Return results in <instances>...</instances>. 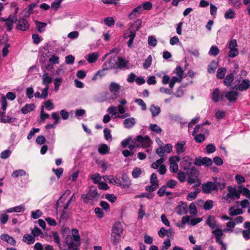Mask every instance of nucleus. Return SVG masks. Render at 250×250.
I'll return each mask as SVG.
<instances>
[{
  "label": "nucleus",
  "mask_w": 250,
  "mask_h": 250,
  "mask_svg": "<svg viewBox=\"0 0 250 250\" xmlns=\"http://www.w3.org/2000/svg\"><path fill=\"white\" fill-rule=\"evenodd\" d=\"M63 240L62 246L60 245V240L57 232L53 233V238L54 242L59 246L61 250H79L80 245L81 237L79 231L77 229H73L70 234L68 228L62 229Z\"/></svg>",
  "instance_id": "obj_1"
},
{
  "label": "nucleus",
  "mask_w": 250,
  "mask_h": 250,
  "mask_svg": "<svg viewBox=\"0 0 250 250\" xmlns=\"http://www.w3.org/2000/svg\"><path fill=\"white\" fill-rule=\"evenodd\" d=\"M174 76L170 77L168 75H164L162 77V83L163 84H169L170 88L172 89L176 83H180L183 77L184 70L183 68L179 66H177L173 71Z\"/></svg>",
  "instance_id": "obj_2"
},
{
  "label": "nucleus",
  "mask_w": 250,
  "mask_h": 250,
  "mask_svg": "<svg viewBox=\"0 0 250 250\" xmlns=\"http://www.w3.org/2000/svg\"><path fill=\"white\" fill-rule=\"evenodd\" d=\"M141 22L142 21L141 20H137L133 24V26L135 27V30H133L131 28H129V33L127 32L124 34V39H127L128 38H129V40L127 42V45L130 48L132 47L133 40L136 36V31L140 28V26L141 25Z\"/></svg>",
  "instance_id": "obj_3"
},
{
  "label": "nucleus",
  "mask_w": 250,
  "mask_h": 250,
  "mask_svg": "<svg viewBox=\"0 0 250 250\" xmlns=\"http://www.w3.org/2000/svg\"><path fill=\"white\" fill-rule=\"evenodd\" d=\"M115 62L114 60L112 59H108L107 60L104 64V68L103 69L99 70L95 74V75L92 78V81H96L99 79L102 78L105 75V70H107L109 68L114 67V62Z\"/></svg>",
  "instance_id": "obj_4"
},
{
  "label": "nucleus",
  "mask_w": 250,
  "mask_h": 250,
  "mask_svg": "<svg viewBox=\"0 0 250 250\" xmlns=\"http://www.w3.org/2000/svg\"><path fill=\"white\" fill-rule=\"evenodd\" d=\"M134 143H138L143 147H148L152 143V141L149 137L147 136H138L134 139Z\"/></svg>",
  "instance_id": "obj_5"
},
{
  "label": "nucleus",
  "mask_w": 250,
  "mask_h": 250,
  "mask_svg": "<svg viewBox=\"0 0 250 250\" xmlns=\"http://www.w3.org/2000/svg\"><path fill=\"white\" fill-rule=\"evenodd\" d=\"M237 43L235 39L231 40L229 44L228 48L229 49V57L234 58L237 56L239 54L238 49L237 48Z\"/></svg>",
  "instance_id": "obj_6"
},
{
  "label": "nucleus",
  "mask_w": 250,
  "mask_h": 250,
  "mask_svg": "<svg viewBox=\"0 0 250 250\" xmlns=\"http://www.w3.org/2000/svg\"><path fill=\"white\" fill-rule=\"evenodd\" d=\"M228 189L229 191L226 197L224 198V199L226 200H228L229 199H233L234 197L237 199H239L240 198V189H238L237 190L236 188H232L231 187H228Z\"/></svg>",
  "instance_id": "obj_7"
},
{
  "label": "nucleus",
  "mask_w": 250,
  "mask_h": 250,
  "mask_svg": "<svg viewBox=\"0 0 250 250\" xmlns=\"http://www.w3.org/2000/svg\"><path fill=\"white\" fill-rule=\"evenodd\" d=\"M180 161L179 156H173L169 158L170 164L169 170L171 172L176 173L178 170V165L177 163Z\"/></svg>",
  "instance_id": "obj_8"
},
{
  "label": "nucleus",
  "mask_w": 250,
  "mask_h": 250,
  "mask_svg": "<svg viewBox=\"0 0 250 250\" xmlns=\"http://www.w3.org/2000/svg\"><path fill=\"white\" fill-rule=\"evenodd\" d=\"M172 150V146L171 144H167L165 146H163L161 144V146L156 149V152L160 157H163L165 156V152L169 153L171 152Z\"/></svg>",
  "instance_id": "obj_9"
},
{
  "label": "nucleus",
  "mask_w": 250,
  "mask_h": 250,
  "mask_svg": "<svg viewBox=\"0 0 250 250\" xmlns=\"http://www.w3.org/2000/svg\"><path fill=\"white\" fill-rule=\"evenodd\" d=\"M211 98L213 102L217 103L224 100V95L218 88H216L211 93Z\"/></svg>",
  "instance_id": "obj_10"
},
{
  "label": "nucleus",
  "mask_w": 250,
  "mask_h": 250,
  "mask_svg": "<svg viewBox=\"0 0 250 250\" xmlns=\"http://www.w3.org/2000/svg\"><path fill=\"white\" fill-rule=\"evenodd\" d=\"M218 185L217 183L208 182L202 185L203 191L205 193H210L211 191L217 190Z\"/></svg>",
  "instance_id": "obj_11"
},
{
  "label": "nucleus",
  "mask_w": 250,
  "mask_h": 250,
  "mask_svg": "<svg viewBox=\"0 0 250 250\" xmlns=\"http://www.w3.org/2000/svg\"><path fill=\"white\" fill-rule=\"evenodd\" d=\"M239 93L237 90H230L225 93V97L230 103H233L238 99Z\"/></svg>",
  "instance_id": "obj_12"
},
{
  "label": "nucleus",
  "mask_w": 250,
  "mask_h": 250,
  "mask_svg": "<svg viewBox=\"0 0 250 250\" xmlns=\"http://www.w3.org/2000/svg\"><path fill=\"white\" fill-rule=\"evenodd\" d=\"M121 88V85L115 82H111L109 85V90L115 96L114 99L117 98L119 96V93Z\"/></svg>",
  "instance_id": "obj_13"
},
{
  "label": "nucleus",
  "mask_w": 250,
  "mask_h": 250,
  "mask_svg": "<svg viewBox=\"0 0 250 250\" xmlns=\"http://www.w3.org/2000/svg\"><path fill=\"white\" fill-rule=\"evenodd\" d=\"M29 28L28 21L24 18L20 19L17 25V28L21 31H26Z\"/></svg>",
  "instance_id": "obj_14"
},
{
  "label": "nucleus",
  "mask_w": 250,
  "mask_h": 250,
  "mask_svg": "<svg viewBox=\"0 0 250 250\" xmlns=\"http://www.w3.org/2000/svg\"><path fill=\"white\" fill-rule=\"evenodd\" d=\"M175 149L176 153L180 155L186 150V142L185 141H181L178 142L175 145Z\"/></svg>",
  "instance_id": "obj_15"
},
{
  "label": "nucleus",
  "mask_w": 250,
  "mask_h": 250,
  "mask_svg": "<svg viewBox=\"0 0 250 250\" xmlns=\"http://www.w3.org/2000/svg\"><path fill=\"white\" fill-rule=\"evenodd\" d=\"M17 21V16L10 15L7 18V21L5 23L7 31H11L13 29V24Z\"/></svg>",
  "instance_id": "obj_16"
},
{
  "label": "nucleus",
  "mask_w": 250,
  "mask_h": 250,
  "mask_svg": "<svg viewBox=\"0 0 250 250\" xmlns=\"http://www.w3.org/2000/svg\"><path fill=\"white\" fill-rule=\"evenodd\" d=\"M117 109L119 114H118V115L116 116V118H119L120 119H125V118L130 116L129 113H125V107L122 105H119L117 106Z\"/></svg>",
  "instance_id": "obj_17"
},
{
  "label": "nucleus",
  "mask_w": 250,
  "mask_h": 250,
  "mask_svg": "<svg viewBox=\"0 0 250 250\" xmlns=\"http://www.w3.org/2000/svg\"><path fill=\"white\" fill-rule=\"evenodd\" d=\"M136 124V120L133 117H129L125 119L123 121V124L125 128H131Z\"/></svg>",
  "instance_id": "obj_18"
},
{
  "label": "nucleus",
  "mask_w": 250,
  "mask_h": 250,
  "mask_svg": "<svg viewBox=\"0 0 250 250\" xmlns=\"http://www.w3.org/2000/svg\"><path fill=\"white\" fill-rule=\"evenodd\" d=\"M250 87V81L248 79H245L238 85L237 89L241 91H243L248 89Z\"/></svg>",
  "instance_id": "obj_19"
},
{
  "label": "nucleus",
  "mask_w": 250,
  "mask_h": 250,
  "mask_svg": "<svg viewBox=\"0 0 250 250\" xmlns=\"http://www.w3.org/2000/svg\"><path fill=\"white\" fill-rule=\"evenodd\" d=\"M25 210V207L23 205L16 206L13 208H11L7 209L5 210L6 213H11V212H23Z\"/></svg>",
  "instance_id": "obj_20"
},
{
  "label": "nucleus",
  "mask_w": 250,
  "mask_h": 250,
  "mask_svg": "<svg viewBox=\"0 0 250 250\" xmlns=\"http://www.w3.org/2000/svg\"><path fill=\"white\" fill-rule=\"evenodd\" d=\"M212 234L214 235L216 242L217 243L222 241V237L223 235V231L221 229H216L212 231Z\"/></svg>",
  "instance_id": "obj_21"
},
{
  "label": "nucleus",
  "mask_w": 250,
  "mask_h": 250,
  "mask_svg": "<svg viewBox=\"0 0 250 250\" xmlns=\"http://www.w3.org/2000/svg\"><path fill=\"white\" fill-rule=\"evenodd\" d=\"M0 238L2 240L6 242L7 243L11 245H16V241L12 237H11L8 234H1L0 236Z\"/></svg>",
  "instance_id": "obj_22"
},
{
  "label": "nucleus",
  "mask_w": 250,
  "mask_h": 250,
  "mask_svg": "<svg viewBox=\"0 0 250 250\" xmlns=\"http://www.w3.org/2000/svg\"><path fill=\"white\" fill-rule=\"evenodd\" d=\"M42 83L46 86H49V84L51 83L52 78L49 75L48 73H44L42 77Z\"/></svg>",
  "instance_id": "obj_23"
},
{
  "label": "nucleus",
  "mask_w": 250,
  "mask_h": 250,
  "mask_svg": "<svg viewBox=\"0 0 250 250\" xmlns=\"http://www.w3.org/2000/svg\"><path fill=\"white\" fill-rule=\"evenodd\" d=\"M128 64V62L122 57H118V60L115 63V65L118 68H124L126 67Z\"/></svg>",
  "instance_id": "obj_24"
},
{
  "label": "nucleus",
  "mask_w": 250,
  "mask_h": 250,
  "mask_svg": "<svg viewBox=\"0 0 250 250\" xmlns=\"http://www.w3.org/2000/svg\"><path fill=\"white\" fill-rule=\"evenodd\" d=\"M35 105L34 104H26L24 106L21 108V111L24 114H26L34 110Z\"/></svg>",
  "instance_id": "obj_25"
},
{
  "label": "nucleus",
  "mask_w": 250,
  "mask_h": 250,
  "mask_svg": "<svg viewBox=\"0 0 250 250\" xmlns=\"http://www.w3.org/2000/svg\"><path fill=\"white\" fill-rule=\"evenodd\" d=\"M98 54L96 52H93L89 54L85 57L86 60L89 63L95 62L98 58Z\"/></svg>",
  "instance_id": "obj_26"
},
{
  "label": "nucleus",
  "mask_w": 250,
  "mask_h": 250,
  "mask_svg": "<svg viewBox=\"0 0 250 250\" xmlns=\"http://www.w3.org/2000/svg\"><path fill=\"white\" fill-rule=\"evenodd\" d=\"M123 228L120 223L116 222L113 225L112 229V232L114 233H117L121 234L123 233Z\"/></svg>",
  "instance_id": "obj_27"
},
{
  "label": "nucleus",
  "mask_w": 250,
  "mask_h": 250,
  "mask_svg": "<svg viewBox=\"0 0 250 250\" xmlns=\"http://www.w3.org/2000/svg\"><path fill=\"white\" fill-rule=\"evenodd\" d=\"M22 241L27 244L31 245L35 242V239L33 236L26 234L23 236Z\"/></svg>",
  "instance_id": "obj_28"
},
{
  "label": "nucleus",
  "mask_w": 250,
  "mask_h": 250,
  "mask_svg": "<svg viewBox=\"0 0 250 250\" xmlns=\"http://www.w3.org/2000/svg\"><path fill=\"white\" fill-rule=\"evenodd\" d=\"M35 22L36 27L38 32L42 33L44 31L45 27L47 25L46 23L39 21H36Z\"/></svg>",
  "instance_id": "obj_29"
},
{
  "label": "nucleus",
  "mask_w": 250,
  "mask_h": 250,
  "mask_svg": "<svg viewBox=\"0 0 250 250\" xmlns=\"http://www.w3.org/2000/svg\"><path fill=\"white\" fill-rule=\"evenodd\" d=\"M107 180L109 183L121 187V181L120 179L117 177L111 176V177H107Z\"/></svg>",
  "instance_id": "obj_30"
},
{
  "label": "nucleus",
  "mask_w": 250,
  "mask_h": 250,
  "mask_svg": "<svg viewBox=\"0 0 250 250\" xmlns=\"http://www.w3.org/2000/svg\"><path fill=\"white\" fill-rule=\"evenodd\" d=\"M235 12L232 8H229L227 10L224 14V18L226 19H233L235 17Z\"/></svg>",
  "instance_id": "obj_31"
},
{
  "label": "nucleus",
  "mask_w": 250,
  "mask_h": 250,
  "mask_svg": "<svg viewBox=\"0 0 250 250\" xmlns=\"http://www.w3.org/2000/svg\"><path fill=\"white\" fill-rule=\"evenodd\" d=\"M149 110L152 113V117H156L158 116L161 112L160 107L155 106L154 104H152L150 106Z\"/></svg>",
  "instance_id": "obj_32"
},
{
  "label": "nucleus",
  "mask_w": 250,
  "mask_h": 250,
  "mask_svg": "<svg viewBox=\"0 0 250 250\" xmlns=\"http://www.w3.org/2000/svg\"><path fill=\"white\" fill-rule=\"evenodd\" d=\"M206 223L211 229L215 228L216 227V221L215 217L213 216H209L206 220Z\"/></svg>",
  "instance_id": "obj_33"
},
{
  "label": "nucleus",
  "mask_w": 250,
  "mask_h": 250,
  "mask_svg": "<svg viewBox=\"0 0 250 250\" xmlns=\"http://www.w3.org/2000/svg\"><path fill=\"white\" fill-rule=\"evenodd\" d=\"M243 213V210L240 208H235L234 207H231L229 209V213L230 216H235Z\"/></svg>",
  "instance_id": "obj_34"
},
{
  "label": "nucleus",
  "mask_w": 250,
  "mask_h": 250,
  "mask_svg": "<svg viewBox=\"0 0 250 250\" xmlns=\"http://www.w3.org/2000/svg\"><path fill=\"white\" fill-rule=\"evenodd\" d=\"M123 184L121 183V187L122 188H129L131 185V181L127 176H123L122 177Z\"/></svg>",
  "instance_id": "obj_35"
},
{
  "label": "nucleus",
  "mask_w": 250,
  "mask_h": 250,
  "mask_svg": "<svg viewBox=\"0 0 250 250\" xmlns=\"http://www.w3.org/2000/svg\"><path fill=\"white\" fill-rule=\"evenodd\" d=\"M238 188L240 189L241 193H242L243 195L250 200V190L248 188L243 187L242 186H239Z\"/></svg>",
  "instance_id": "obj_36"
},
{
  "label": "nucleus",
  "mask_w": 250,
  "mask_h": 250,
  "mask_svg": "<svg viewBox=\"0 0 250 250\" xmlns=\"http://www.w3.org/2000/svg\"><path fill=\"white\" fill-rule=\"evenodd\" d=\"M49 62L53 65L58 64L60 63V58L58 56L53 54L49 58Z\"/></svg>",
  "instance_id": "obj_37"
},
{
  "label": "nucleus",
  "mask_w": 250,
  "mask_h": 250,
  "mask_svg": "<svg viewBox=\"0 0 250 250\" xmlns=\"http://www.w3.org/2000/svg\"><path fill=\"white\" fill-rule=\"evenodd\" d=\"M121 234L117 233H111V240L114 245L118 244L121 239Z\"/></svg>",
  "instance_id": "obj_38"
},
{
  "label": "nucleus",
  "mask_w": 250,
  "mask_h": 250,
  "mask_svg": "<svg viewBox=\"0 0 250 250\" xmlns=\"http://www.w3.org/2000/svg\"><path fill=\"white\" fill-rule=\"evenodd\" d=\"M200 191L201 190L199 188H197L195 191L189 193L187 195V200L190 201L193 200L196 198L198 193H199Z\"/></svg>",
  "instance_id": "obj_39"
},
{
  "label": "nucleus",
  "mask_w": 250,
  "mask_h": 250,
  "mask_svg": "<svg viewBox=\"0 0 250 250\" xmlns=\"http://www.w3.org/2000/svg\"><path fill=\"white\" fill-rule=\"evenodd\" d=\"M62 81H63L62 78H61V77L56 78L54 79V84L55 86V87L54 89V91H55V92L58 91V90L59 89L60 86L61 85V84L62 82Z\"/></svg>",
  "instance_id": "obj_40"
},
{
  "label": "nucleus",
  "mask_w": 250,
  "mask_h": 250,
  "mask_svg": "<svg viewBox=\"0 0 250 250\" xmlns=\"http://www.w3.org/2000/svg\"><path fill=\"white\" fill-rule=\"evenodd\" d=\"M234 79V75L233 74L231 73L228 74L226 77L225 80H224V83L225 85L229 86H230L231 83L232 82Z\"/></svg>",
  "instance_id": "obj_41"
},
{
  "label": "nucleus",
  "mask_w": 250,
  "mask_h": 250,
  "mask_svg": "<svg viewBox=\"0 0 250 250\" xmlns=\"http://www.w3.org/2000/svg\"><path fill=\"white\" fill-rule=\"evenodd\" d=\"M26 174V172L23 169L16 170L12 173L11 176L13 178H18L19 176H23Z\"/></svg>",
  "instance_id": "obj_42"
},
{
  "label": "nucleus",
  "mask_w": 250,
  "mask_h": 250,
  "mask_svg": "<svg viewBox=\"0 0 250 250\" xmlns=\"http://www.w3.org/2000/svg\"><path fill=\"white\" fill-rule=\"evenodd\" d=\"M109 147L106 144H103L99 146L98 148L99 152L101 154H105L109 151Z\"/></svg>",
  "instance_id": "obj_43"
},
{
  "label": "nucleus",
  "mask_w": 250,
  "mask_h": 250,
  "mask_svg": "<svg viewBox=\"0 0 250 250\" xmlns=\"http://www.w3.org/2000/svg\"><path fill=\"white\" fill-rule=\"evenodd\" d=\"M142 173V170L141 168L140 167H136L133 169L131 172V174L134 178H137L141 175Z\"/></svg>",
  "instance_id": "obj_44"
},
{
  "label": "nucleus",
  "mask_w": 250,
  "mask_h": 250,
  "mask_svg": "<svg viewBox=\"0 0 250 250\" xmlns=\"http://www.w3.org/2000/svg\"><path fill=\"white\" fill-rule=\"evenodd\" d=\"M87 194H88L89 197L92 200L97 199L99 196L96 189L93 190L90 189Z\"/></svg>",
  "instance_id": "obj_45"
},
{
  "label": "nucleus",
  "mask_w": 250,
  "mask_h": 250,
  "mask_svg": "<svg viewBox=\"0 0 250 250\" xmlns=\"http://www.w3.org/2000/svg\"><path fill=\"white\" fill-rule=\"evenodd\" d=\"M218 66V62L215 61L212 62L208 67V71L209 73H213L215 72Z\"/></svg>",
  "instance_id": "obj_46"
},
{
  "label": "nucleus",
  "mask_w": 250,
  "mask_h": 250,
  "mask_svg": "<svg viewBox=\"0 0 250 250\" xmlns=\"http://www.w3.org/2000/svg\"><path fill=\"white\" fill-rule=\"evenodd\" d=\"M183 163H185L187 165L186 166H184V169H187L192 164V159L189 156H185L183 158Z\"/></svg>",
  "instance_id": "obj_47"
},
{
  "label": "nucleus",
  "mask_w": 250,
  "mask_h": 250,
  "mask_svg": "<svg viewBox=\"0 0 250 250\" xmlns=\"http://www.w3.org/2000/svg\"><path fill=\"white\" fill-rule=\"evenodd\" d=\"M219 53V48L215 45H212L211 46L208 54L209 55L216 56Z\"/></svg>",
  "instance_id": "obj_48"
},
{
  "label": "nucleus",
  "mask_w": 250,
  "mask_h": 250,
  "mask_svg": "<svg viewBox=\"0 0 250 250\" xmlns=\"http://www.w3.org/2000/svg\"><path fill=\"white\" fill-rule=\"evenodd\" d=\"M150 182L151 184L159 187V181L157 175L155 173H152L150 178Z\"/></svg>",
  "instance_id": "obj_49"
},
{
  "label": "nucleus",
  "mask_w": 250,
  "mask_h": 250,
  "mask_svg": "<svg viewBox=\"0 0 250 250\" xmlns=\"http://www.w3.org/2000/svg\"><path fill=\"white\" fill-rule=\"evenodd\" d=\"M165 159L161 157L160 159L157 160L155 162L151 164V167L154 169H157L159 167H160L161 165H163V163L164 162Z\"/></svg>",
  "instance_id": "obj_50"
},
{
  "label": "nucleus",
  "mask_w": 250,
  "mask_h": 250,
  "mask_svg": "<svg viewBox=\"0 0 250 250\" xmlns=\"http://www.w3.org/2000/svg\"><path fill=\"white\" fill-rule=\"evenodd\" d=\"M176 212L179 215H182L186 213V206L184 205L178 206L176 208Z\"/></svg>",
  "instance_id": "obj_51"
},
{
  "label": "nucleus",
  "mask_w": 250,
  "mask_h": 250,
  "mask_svg": "<svg viewBox=\"0 0 250 250\" xmlns=\"http://www.w3.org/2000/svg\"><path fill=\"white\" fill-rule=\"evenodd\" d=\"M227 70L225 68L222 67L218 69L217 72V78L218 79H223L224 78Z\"/></svg>",
  "instance_id": "obj_52"
},
{
  "label": "nucleus",
  "mask_w": 250,
  "mask_h": 250,
  "mask_svg": "<svg viewBox=\"0 0 250 250\" xmlns=\"http://www.w3.org/2000/svg\"><path fill=\"white\" fill-rule=\"evenodd\" d=\"M216 114L215 117L218 120H221L224 118L226 115V112L224 110H220L219 109H215Z\"/></svg>",
  "instance_id": "obj_53"
},
{
  "label": "nucleus",
  "mask_w": 250,
  "mask_h": 250,
  "mask_svg": "<svg viewBox=\"0 0 250 250\" xmlns=\"http://www.w3.org/2000/svg\"><path fill=\"white\" fill-rule=\"evenodd\" d=\"M152 58L151 55H149L143 63V67L145 69L149 68L152 63Z\"/></svg>",
  "instance_id": "obj_54"
},
{
  "label": "nucleus",
  "mask_w": 250,
  "mask_h": 250,
  "mask_svg": "<svg viewBox=\"0 0 250 250\" xmlns=\"http://www.w3.org/2000/svg\"><path fill=\"white\" fill-rule=\"evenodd\" d=\"M16 119L10 116H7L3 118H0V123H11L14 122Z\"/></svg>",
  "instance_id": "obj_55"
},
{
  "label": "nucleus",
  "mask_w": 250,
  "mask_h": 250,
  "mask_svg": "<svg viewBox=\"0 0 250 250\" xmlns=\"http://www.w3.org/2000/svg\"><path fill=\"white\" fill-rule=\"evenodd\" d=\"M117 109V107L112 105L108 108L107 112L109 114H111L112 116H114V117L116 118V116L118 115L116 112Z\"/></svg>",
  "instance_id": "obj_56"
},
{
  "label": "nucleus",
  "mask_w": 250,
  "mask_h": 250,
  "mask_svg": "<svg viewBox=\"0 0 250 250\" xmlns=\"http://www.w3.org/2000/svg\"><path fill=\"white\" fill-rule=\"evenodd\" d=\"M90 177L94 184L99 183L101 180V177L99 173L92 174Z\"/></svg>",
  "instance_id": "obj_57"
},
{
  "label": "nucleus",
  "mask_w": 250,
  "mask_h": 250,
  "mask_svg": "<svg viewBox=\"0 0 250 250\" xmlns=\"http://www.w3.org/2000/svg\"><path fill=\"white\" fill-rule=\"evenodd\" d=\"M31 233L34 237L43 234L41 230L36 226L31 229Z\"/></svg>",
  "instance_id": "obj_58"
},
{
  "label": "nucleus",
  "mask_w": 250,
  "mask_h": 250,
  "mask_svg": "<svg viewBox=\"0 0 250 250\" xmlns=\"http://www.w3.org/2000/svg\"><path fill=\"white\" fill-rule=\"evenodd\" d=\"M157 43L156 39L153 36H149L148 38V44L149 46L155 47Z\"/></svg>",
  "instance_id": "obj_59"
},
{
  "label": "nucleus",
  "mask_w": 250,
  "mask_h": 250,
  "mask_svg": "<svg viewBox=\"0 0 250 250\" xmlns=\"http://www.w3.org/2000/svg\"><path fill=\"white\" fill-rule=\"evenodd\" d=\"M188 181L190 184H195V186H198L200 185V181L197 178L192 176L189 177Z\"/></svg>",
  "instance_id": "obj_60"
},
{
  "label": "nucleus",
  "mask_w": 250,
  "mask_h": 250,
  "mask_svg": "<svg viewBox=\"0 0 250 250\" xmlns=\"http://www.w3.org/2000/svg\"><path fill=\"white\" fill-rule=\"evenodd\" d=\"M135 102L141 107L143 110H146V104L141 99H136Z\"/></svg>",
  "instance_id": "obj_61"
},
{
  "label": "nucleus",
  "mask_w": 250,
  "mask_h": 250,
  "mask_svg": "<svg viewBox=\"0 0 250 250\" xmlns=\"http://www.w3.org/2000/svg\"><path fill=\"white\" fill-rule=\"evenodd\" d=\"M42 214V211L40 209H37L35 211L31 212V217L33 219H38Z\"/></svg>",
  "instance_id": "obj_62"
},
{
  "label": "nucleus",
  "mask_w": 250,
  "mask_h": 250,
  "mask_svg": "<svg viewBox=\"0 0 250 250\" xmlns=\"http://www.w3.org/2000/svg\"><path fill=\"white\" fill-rule=\"evenodd\" d=\"M44 107L48 110H51L54 108L53 104L50 100H47L44 102Z\"/></svg>",
  "instance_id": "obj_63"
},
{
  "label": "nucleus",
  "mask_w": 250,
  "mask_h": 250,
  "mask_svg": "<svg viewBox=\"0 0 250 250\" xmlns=\"http://www.w3.org/2000/svg\"><path fill=\"white\" fill-rule=\"evenodd\" d=\"M194 140L196 142L201 143L205 140V136L203 134H199L195 136Z\"/></svg>",
  "instance_id": "obj_64"
}]
</instances>
